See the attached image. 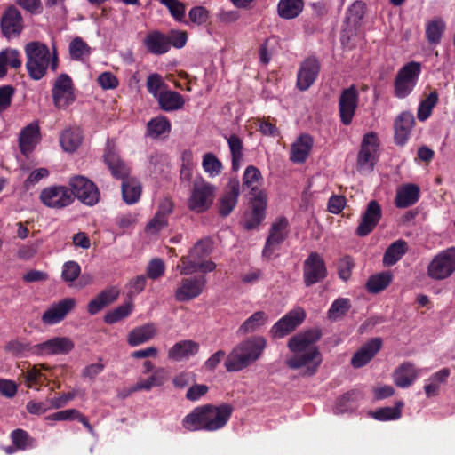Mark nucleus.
I'll use <instances>...</instances> for the list:
<instances>
[{"label": "nucleus", "instance_id": "1", "mask_svg": "<svg viewBox=\"0 0 455 455\" xmlns=\"http://www.w3.org/2000/svg\"><path fill=\"white\" fill-rule=\"evenodd\" d=\"M319 338L315 331H307L292 337L288 343L293 355L286 360L291 369H301L304 375H314L322 363V356L314 345Z\"/></svg>", "mask_w": 455, "mask_h": 455}, {"label": "nucleus", "instance_id": "2", "mask_svg": "<svg viewBox=\"0 0 455 455\" xmlns=\"http://www.w3.org/2000/svg\"><path fill=\"white\" fill-rule=\"evenodd\" d=\"M233 412V407L227 403L219 406L211 404L196 407L182 420V427L190 432L217 431L226 426Z\"/></svg>", "mask_w": 455, "mask_h": 455}, {"label": "nucleus", "instance_id": "3", "mask_svg": "<svg viewBox=\"0 0 455 455\" xmlns=\"http://www.w3.org/2000/svg\"><path fill=\"white\" fill-rule=\"evenodd\" d=\"M267 342L261 336L251 337L236 345L227 356L224 365L228 371H240L261 356Z\"/></svg>", "mask_w": 455, "mask_h": 455}, {"label": "nucleus", "instance_id": "4", "mask_svg": "<svg viewBox=\"0 0 455 455\" xmlns=\"http://www.w3.org/2000/svg\"><path fill=\"white\" fill-rule=\"evenodd\" d=\"M104 161L108 166L112 175L116 179L123 180L122 194L124 200L129 204H135L140 197V184L137 180L128 177L129 168L124 162L121 160L115 146L110 143L107 145Z\"/></svg>", "mask_w": 455, "mask_h": 455}, {"label": "nucleus", "instance_id": "5", "mask_svg": "<svg viewBox=\"0 0 455 455\" xmlns=\"http://www.w3.org/2000/svg\"><path fill=\"white\" fill-rule=\"evenodd\" d=\"M27 56L26 68L29 76L39 80L44 76L50 66L55 71L58 67V58L55 52L51 53L49 48L40 42H31L25 46Z\"/></svg>", "mask_w": 455, "mask_h": 455}, {"label": "nucleus", "instance_id": "6", "mask_svg": "<svg viewBox=\"0 0 455 455\" xmlns=\"http://www.w3.org/2000/svg\"><path fill=\"white\" fill-rule=\"evenodd\" d=\"M216 191V187L203 178L195 180L188 199V209L196 213L206 212L213 204Z\"/></svg>", "mask_w": 455, "mask_h": 455}, {"label": "nucleus", "instance_id": "7", "mask_svg": "<svg viewBox=\"0 0 455 455\" xmlns=\"http://www.w3.org/2000/svg\"><path fill=\"white\" fill-rule=\"evenodd\" d=\"M421 64L411 61L403 66L397 72L394 82V94L398 99L409 96L415 88L419 75Z\"/></svg>", "mask_w": 455, "mask_h": 455}, {"label": "nucleus", "instance_id": "8", "mask_svg": "<svg viewBox=\"0 0 455 455\" xmlns=\"http://www.w3.org/2000/svg\"><path fill=\"white\" fill-rule=\"evenodd\" d=\"M455 271V247H450L435 255L427 266V275L434 280H443Z\"/></svg>", "mask_w": 455, "mask_h": 455}, {"label": "nucleus", "instance_id": "9", "mask_svg": "<svg viewBox=\"0 0 455 455\" xmlns=\"http://www.w3.org/2000/svg\"><path fill=\"white\" fill-rule=\"evenodd\" d=\"M72 196L85 205L93 206L100 200L97 186L84 176H74L68 181Z\"/></svg>", "mask_w": 455, "mask_h": 455}, {"label": "nucleus", "instance_id": "10", "mask_svg": "<svg viewBox=\"0 0 455 455\" xmlns=\"http://www.w3.org/2000/svg\"><path fill=\"white\" fill-rule=\"evenodd\" d=\"M379 140L375 132L366 133L357 156V170L371 172L378 159Z\"/></svg>", "mask_w": 455, "mask_h": 455}, {"label": "nucleus", "instance_id": "11", "mask_svg": "<svg viewBox=\"0 0 455 455\" xmlns=\"http://www.w3.org/2000/svg\"><path fill=\"white\" fill-rule=\"evenodd\" d=\"M52 96L54 106L59 109H65L75 101L74 84L69 76L60 74L54 80Z\"/></svg>", "mask_w": 455, "mask_h": 455}, {"label": "nucleus", "instance_id": "12", "mask_svg": "<svg viewBox=\"0 0 455 455\" xmlns=\"http://www.w3.org/2000/svg\"><path fill=\"white\" fill-rule=\"evenodd\" d=\"M41 202L49 208L62 209L74 202L70 188L53 185L44 188L39 196Z\"/></svg>", "mask_w": 455, "mask_h": 455}, {"label": "nucleus", "instance_id": "13", "mask_svg": "<svg viewBox=\"0 0 455 455\" xmlns=\"http://www.w3.org/2000/svg\"><path fill=\"white\" fill-rule=\"evenodd\" d=\"M204 275L182 278L177 284L174 298L179 302H188L199 297L206 287Z\"/></svg>", "mask_w": 455, "mask_h": 455}, {"label": "nucleus", "instance_id": "14", "mask_svg": "<svg viewBox=\"0 0 455 455\" xmlns=\"http://www.w3.org/2000/svg\"><path fill=\"white\" fill-rule=\"evenodd\" d=\"M327 275L324 260L317 252H311L304 262L303 279L307 286H311Z\"/></svg>", "mask_w": 455, "mask_h": 455}, {"label": "nucleus", "instance_id": "15", "mask_svg": "<svg viewBox=\"0 0 455 455\" xmlns=\"http://www.w3.org/2000/svg\"><path fill=\"white\" fill-rule=\"evenodd\" d=\"M75 347L71 339L54 337L33 347V354L36 355H67Z\"/></svg>", "mask_w": 455, "mask_h": 455}, {"label": "nucleus", "instance_id": "16", "mask_svg": "<svg viewBox=\"0 0 455 455\" xmlns=\"http://www.w3.org/2000/svg\"><path fill=\"white\" fill-rule=\"evenodd\" d=\"M305 317L306 313L301 307L291 310L273 325L272 335L275 338H283L288 335L302 323Z\"/></svg>", "mask_w": 455, "mask_h": 455}, {"label": "nucleus", "instance_id": "17", "mask_svg": "<svg viewBox=\"0 0 455 455\" xmlns=\"http://www.w3.org/2000/svg\"><path fill=\"white\" fill-rule=\"evenodd\" d=\"M288 234V220L284 217H278L272 223L269 235L263 250L265 257H271L278 246L285 240Z\"/></svg>", "mask_w": 455, "mask_h": 455}, {"label": "nucleus", "instance_id": "18", "mask_svg": "<svg viewBox=\"0 0 455 455\" xmlns=\"http://www.w3.org/2000/svg\"><path fill=\"white\" fill-rule=\"evenodd\" d=\"M358 105V92L355 86L352 85L342 91L339 100V110L343 124H351Z\"/></svg>", "mask_w": 455, "mask_h": 455}, {"label": "nucleus", "instance_id": "19", "mask_svg": "<svg viewBox=\"0 0 455 455\" xmlns=\"http://www.w3.org/2000/svg\"><path fill=\"white\" fill-rule=\"evenodd\" d=\"M76 306V300L66 298L58 303L52 304L42 315V322L47 325H53L62 321L67 314Z\"/></svg>", "mask_w": 455, "mask_h": 455}, {"label": "nucleus", "instance_id": "20", "mask_svg": "<svg viewBox=\"0 0 455 455\" xmlns=\"http://www.w3.org/2000/svg\"><path fill=\"white\" fill-rule=\"evenodd\" d=\"M169 379L166 369L158 367L147 378H140L135 385L130 387L129 394L138 391H150L154 387H160Z\"/></svg>", "mask_w": 455, "mask_h": 455}, {"label": "nucleus", "instance_id": "21", "mask_svg": "<svg viewBox=\"0 0 455 455\" xmlns=\"http://www.w3.org/2000/svg\"><path fill=\"white\" fill-rule=\"evenodd\" d=\"M380 217V205L377 203V201H371L362 216L361 222L356 229V234L359 236H365L370 234L379 221Z\"/></svg>", "mask_w": 455, "mask_h": 455}, {"label": "nucleus", "instance_id": "22", "mask_svg": "<svg viewBox=\"0 0 455 455\" xmlns=\"http://www.w3.org/2000/svg\"><path fill=\"white\" fill-rule=\"evenodd\" d=\"M267 207V195L259 190L254 196L252 202V210L245 215L244 228L252 229L258 227L265 218V210Z\"/></svg>", "mask_w": 455, "mask_h": 455}, {"label": "nucleus", "instance_id": "23", "mask_svg": "<svg viewBox=\"0 0 455 455\" xmlns=\"http://www.w3.org/2000/svg\"><path fill=\"white\" fill-rule=\"evenodd\" d=\"M239 195V180L236 179L230 180L219 201V211L221 216L226 217L231 213L237 204Z\"/></svg>", "mask_w": 455, "mask_h": 455}, {"label": "nucleus", "instance_id": "24", "mask_svg": "<svg viewBox=\"0 0 455 455\" xmlns=\"http://www.w3.org/2000/svg\"><path fill=\"white\" fill-rule=\"evenodd\" d=\"M319 63L314 58L307 59L300 66L297 76V85L299 90H307L315 81L319 73Z\"/></svg>", "mask_w": 455, "mask_h": 455}, {"label": "nucleus", "instance_id": "25", "mask_svg": "<svg viewBox=\"0 0 455 455\" xmlns=\"http://www.w3.org/2000/svg\"><path fill=\"white\" fill-rule=\"evenodd\" d=\"M1 27L4 35L8 38L20 35L23 28L20 12L14 7L6 10L2 17Z\"/></svg>", "mask_w": 455, "mask_h": 455}, {"label": "nucleus", "instance_id": "26", "mask_svg": "<svg viewBox=\"0 0 455 455\" xmlns=\"http://www.w3.org/2000/svg\"><path fill=\"white\" fill-rule=\"evenodd\" d=\"M415 119L411 112H402L395 120V140L397 145H403L414 126Z\"/></svg>", "mask_w": 455, "mask_h": 455}, {"label": "nucleus", "instance_id": "27", "mask_svg": "<svg viewBox=\"0 0 455 455\" xmlns=\"http://www.w3.org/2000/svg\"><path fill=\"white\" fill-rule=\"evenodd\" d=\"M382 341L379 338L371 339L364 344L351 359L355 368H361L367 364L381 348Z\"/></svg>", "mask_w": 455, "mask_h": 455}, {"label": "nucleus", "instance_id": "28", "mask_svg": "<svg viewBox=\"0 0 455 455\" xmlns=\"http://www.w3.org/2000/svg\"><path fill=\"white\" fill-rule=\"evenodd\" d=\"M313 147V139L307 134H301L292 143L290 160L293 163H304L309 156Z\"/></svg>", "mask_w": 455, "mask_h": 455}, {"label": "nucleus", "instance_id": "29", "mask_svg": "<svg viewBox=\"0 0 455 455\" xmlns=\"http://www.w3.org/2000/svg\"><path fill=\"white\" fill-rule=\"evenodd\" d=\"M199 351V344L187 339L175 343L168 351V356L174 361H181L194 356Z\"/></svg>", "mask_w": 455, "mask_h": 455}, {"label": "nucleus", "instance_id": "30", "mask_svg": "<svg viewBox=\"0 0 455 455\" xmlns=\"http://www.w3.org/2000/svg\"><path fill=\"white\" fill-rule=\"evenodd\" d=\"M40 140L39 126L32 123L26 126L20 134V148L24 155L30 153Z\"/></svg>", "mask_w": 455, "mask_h": 455}, {"label": "nucleus", "instance_id": "31", "mask_svg": "<svg viewBox=\"0 0 455 455\" xmlns=\"http://www.w3.org/2000/svg\"><path fill=\"white\" fill-rule=\"evenodd\" d=\"M143 43L150 53L156 55L164 54L170 49V40L167 36L158 31L148 33Z\"/></svg>", "mask_w": 455, "mask_h": 455}, {"label": "nucleus", "instance_id": "32", "mask_svg": "<svg viewBox=\"0 0 455 455\" xmlns=\"http://www.w3.org/2000/svg\"><path fill=\"white\" fill-rule=\"evenodd\" d=\"M419 371L411 363L401 364L393 374L395 384L402 388H405L412 385L418 378Z\"/></svg>", "mask_w": 455, "mask_h": 455}, {"label": "nucleus", "instance_id": "33", "mask_svg": "<svg viewBox=\"0 0 455 455\" xmlns=\"http://www.w3.org/2000/svg\"><path fill=\"white\" fill-rule=\"evenodd\" d=\"M156 100L160 108L166 112L179 110L185 104V100L181 94L168 88L159 94Z\"/></svg>", "mask_w": 455, "mask_h": 455}, {"label": "nucleus", "instance_id": "34", "mask_svg": "<svg viewBox=\"0 0 455 455\" xmlns=\"http://www.w3.org/2000/svg\"><path fill=\"white\" fill-rule=\"evenodd\" d=\"M419 197V188L414 184L400 187L396 191L395 205L398 208H406L414 204Z\"/></svg>", "mask_w": 455, "mask_h": 455}, {"label": "nucleus", "instance_id": "35", "mask_svg": "<svg viewBox=\"0 0 455 455\" xmlns=\"http://www.w3.org/2000/svg\"><path fill=\"white\" fill-rule=\"evenodd\" d=\"M83 141L82 132L79 128L64 130L60 136V143L64 151L72 153L76 151Z\"/></svg>", "mask_w": 455, "mask_h": 455}, {"label": "nucleus", "instance_id": "36", "mask_svg": "<svg viewBox=\"0 0 455 455\" xmlns=\"http://www.w3.org/2000/svg\"><path fill=\"white\" fill-rule=\"evenodd\" d=\"M156 334V326L153 323H148L130 331L127 341L131 346L136 347L150 340Z\"/></svg>", "mask_w": 455, "mask_h": 455}, {"label": "nucleus", "instance_id": "37", "mask_svg": "<svg viewBox=\"0 0 455 455\" xmlns=\"http://www.w3.org/2000/svg\"><path fill=\"white\" fill-rule=\"evenodd\" d=\"M446 29V23L441 18H435L426 24V37L430 45L436 46L441 41Z\"/></svg>", "mask_w": 455, "mask_h": 455}, {"label": "nucleus", "instance_id": "38", "mask_svg": "<svg viewBox=\"0 0 455 455\" xmlns=\"http://www.w3.org/2000/svg\"><path fill=\"white\" fill-rule=\"evenodd\" d=\"M118 291L116 288H111L100 292L95 299L88 304V312L91 315H95L102 308L114 302L118 297Z\"/></svg>", "mask_w": 455, "mask_h": 455}, {"label": "nucleus", "instance_id": "39", "mask_svg": "<svg viewBox=\"0 0 455 455\" xmlns=\"http://www.w3.org/2000/svg\"><path fill=\"white\" fill-rule=\"evenodd\" d=\"M22 61L19 51L7 48L0 52V77L6 75L7 68H19Z\"/></svg>", "mask_w": 455, "mask_h": 455}, {"label": "nucleus", "instance_id": "40", "mask_svg": "<svg viewBox=\"0 0 455 455\" xmlns=\"http://www.w3.org/2000/svg\"><path fill=\"white\" fill-rule=\"evenodd\" d=\"M304 7L303 0H280L277 5L278 15L285 20L298 17Z\"/></svg>", "mask_w": 455, "mask_h": 455}, {"label": "nucleus", "instance_id": "41", "mask_svg": "<svg viewBox=\"0 0 455 455\" xmlns=\"http://www.w3.org/2000/svg\"><path fill=\"white\" fill-rule=\"evenodd\" d=\"M407 249L408 245L404 240L399 239L394 242L384 253V265L388 267L395 265L405 254Z\"/></svg>", "mask_w": 455, "mask_h": 455}, {"label": "nucleus", "instance_id": "42", "mask_svg": "<svg viewBox=\"0 0 455 455\" xmlns=\"http://www.w3.org/2000/svg\"><path fill=\"white\" fill-rule=\"evenodd\" d=\"M449 376L450 370L447 368H443L438 371L437 372L432 374L427 380V384L424 387L426 395L427 397L437 395L441 385L446 382Z\"/></svg>", "mask_w": 455, "mask_h": 455}, {"label": "nucleus", "instance_id": "43", "mask_svg": "<svg viewBox=\"0 0 455 455\" xmlns=\"http://www.w3.org/2000/svg\"><path fill=\"white\" fill-rule=\"evenodd\" d=\"M171 132V123L163 116L152 118L147 125V133L151 138L167 136Z\"/></svg>", "mask_w": 455, "mask_h": 455}, {"label": "nucleus", "instance_id": "44", "mask_svg": "<svg viewBox=\"0 0 455 455\" xmlns=\"http://www.w3.org/2000/svg\"><path fill=\"white\" fill-rule=\"evenodd\" d=\"M268 321V315L263 311H257L252 314L239 327L238 333L245 335L253 332L264 326Z\"/></svg>", "mask_w": 455, "mask_h": 455}, {"label": "nucleus", "instance_id": "45", "mask_svg": "<svg viewBox=\"0 0 455 455\" xmlns=\"http://www.w3.org/2000/svg\"><path fill=\"white\" fill-rule=\"evenodd\" d=\"M403 405L402 401H397L394 407L379 408L370 412V415L379 421L395 420L401 418Z\"/></svg>", "mask_w": 455, "mask_h": 455}, {"label": "nucleus", "instance_id": "46", "mask_svg": "<svg viewBox=\"0 0 455 455\" xmlns=\"http://www.w3.org/2000/svg\"><path fill=\"white\" fill-rule=\"evenodd\" d=\"M362 395L357 391H351L340 397L335 406V413H344L355 410Z\"/></svg>", "mask_w": 455, "mask_h": 455}, {"label": "nucleus", "instance_id": "47", "mask_svg": "<svg viewBox=\"0 0 455 455\" xmlns=\"http://www.w3.org/2000/svg\"><path fill=\"white\" fill-rule=\"evenodd\" d=\"M202 168L210 178H215L222 172L223 165L213 153L208 152L202 157Z\"/></svg>", "mask_w": 455, "mask_h": 455}, {"label": "nucleus", "instance_id": "48", "mask_svg": "<svg viewBox=\"0 0 455 455\" xmlns=\"http://www.w3.org/2000/svg\"><path fill=\"white\" fill-rule=\"evenodd\" d=\"M69 55L73 60L84 61L91 54V48L80 37H76L69 44Z\"/></svg>", "mask_w": 455, "mask_h": 455}, {"label": "nucleus", "instance_id": "49", "mask_svg": "<svg viewBox=\"0 0 455 455\" xmlns=\"http://www.w3.org/2000/svg\"><path fill=\"white\" fill-rule=\"evenodd\" d=\"M392 281L389 272H383L371 276L366 283L367 290L371 293H378L387 288Z\"/></svg>", "mask_w": 455, "mask_h": 455}, {"label": "nucleus", "instance_id": "50", "mask_svg": "<svg viewBox=\"0 0 455 455\" xmlns=\"http://www.w3.org/2000/svg\"><path fill=\"white\" fill-rule=\"evenodd\" d=\"M438 101V95L435 92H432L426 99H424L418 108L417 117L419 121H426L432 113L433 108Z\"/></svg>", "mask_w": 455, "mask_h": 455}, {"label": "nucleus", "instance_id": "51", "mask_svg": "<svg viewBox=\"0 0 455 455\" xmlns=\"http://www.w3.org/2000/svg\"><path fill=\"white\" fill-rule=\"evenodd\" d=\"M4 350L15 357H23L28 352L33 354V347L22 339H12L4 346Z\"/></svg>", "mask_w": 455, "mask_h": 455}, {"label": "nucleus", "instance_id": "52", "mask_svg": "<svg viewBox=\"0 0 455 455\" xmlns=\"http://www.w3.org/2000/svg\"><path fill=\"white\" fill-rule=\"evenodd\" d=\"M261 180V172L257 167L253 165L246 167L243 176V184L244 187L251 188L254 195L259 192L256 191V188Z\"/></svg>", "mask_w": 455, "mask_h": 455}, {"label": "nucleus", "instance_id": "53", "mask_svg": "<svg viewBox=\"0 0 455 455\" xmlns=\"http://www.w3.org/2000/svg\"><path fill=\"white\" fill-rule=\"evenodd\" d=\"M147 89L150 94L156 99L159 97V94L168 88L164 83L163 77L156 73L150 74L147 78L146 83Z\"/></svg>", "mask_w": 455, "mask_h": 455}, {"label": "nucleus", "instance_id": "54", "mask_svg": "<svg viewBox=\"0 0 455 455\" xmlns=\"http://www.w3.org/2000/svg\"><path fill=\"white\" fill-rule=\"evenodd\" d=\"M11 438L13 446L18 450H26L28 448L35 446V440L22 429H16L12 432Z\"/></svg>", "mask_w": 455, "mask_h": 455}, {"label": "nucleus", "instance_id": "55", "mask_svg": "<svg viewBox=\"0 0 455 455\" xmlns=\"http://www.w3.org/2000/svg\"><path fill=\"white\" fill-rule=\"evenodd\" d=\"M199 260L191 257L188 253L187 256H182L176 268L180 271V275H188L198 271Z\"/></svg>", "mask_w": 455, "mask_h": 455}, {"label": "nucleus", "instance_id": "56", "mask_svg": "<svg viewBox=\"0 0 455 455\" xmlns=\"http://www.w3.org/2000/svg\"><path fill=\"white\" fill-rule=\"evenodd\" d=\"M350 301L348 299L340 298L336 299L328 311V316L331 320H338L348 311Z\"/></svg>", "mask_w": 455, "mask_h": 455}, {"label": "nucleus", "instance_id": "57", "mask_svg": "<svg viewBox=\"0 0 455 455\" xmlns=\"http://www.w3.org/2000/svg\"><path fill=\"white\" fill-rule=\"evenodd\" d=\"M132 310V304L131 302L125 303L106 314L104 320L107 323H115L128 316Z\"/></svg>", "mask_w": 455, "mask_h": 455}, {"label": "nucleus", "instance_id": "58", "mask_svg": "<svg viewBox=\"0 0 455 455\" xmlns=\"http://www.w3.org/2000/svg\"><path fill=\"white\" fill-rule=\"evenodd\" d=\"M160 3L166 6L172 16L178 21L184 19L186 8L185 5L178 0H160Z\"/></svg>", "mask_w": 455, "mask_h": 455}, {"label": "nucleus", "instance_id": "59", "mask_svg": "<svg viewBox=\"0 0 455 455\" xmlns=\"http://www.w3.org/2000/svg\"><path fill=\"white\" fill-rule=\"evenodd\" d=\"M212 251V243L209 240H201L197 242L194 247L189 251L191 257L197 260H202L204 257L209 255Z\"/></svg>", "mask_w": 455, "mask_h": 455}, {"label": "nucleus", "instance_id": "60", "mask_svg": "<svg viewBox=\"0 0 455 455\" xmlns=\"http://www.w3.org/2000/svg\"><path fill=\"white\" fill-rule=\"evenodd\" d=\"M50 172L48 169L41 167L36 169L30 172L27 180L24 181V188L26 190H29L36 184L41 181L43 179H45L49 176Z\"/></svg>", "mask_w": 455, "mask_h": 455}, {"label": "nucleus", "instance_id": "61", "mask_svg": "<svg viewBox=\"0 0 455 455\" xmlns=\"http://www.w3.org/2000/svg\"><path fill=\"white\" fill-rule=\"evenodd\" d=\"M168 220L157 216H155L148 221L145 228V232L148 236H156L159 232L167 226Z\"/></svg>", "mask_w": 455, "mask_h": 455}, {"label": "nucleus", "instance_id": "62", "mask_svg": "<svg viewBox=\"0 0 455 455\" xmlns=\"http://www.w3.org/2000/svg\"><path fill=\"white\" fill-rule=\"evenodd\" d=\"M81 272L80 266L75 261H68L63 265L61 277L66 282H73Z\"/></svg>", "mask_w": 455, "mask_h": 455}, {"label": "nucleus", "instance_id": "63", "mask_svg": "<svg viewBox=\"0 0 455 455\" xmlns=\"http://www.w3.org/2000/svg\"><path fill=\"white\" fill-rule=\"evenodd\" d=\"M97 82L103 90H113L119 84L117 77L109 71L101 73L98 76Z\"/></svg>", "mask_w": 455, "mask_h": 455}, {"label": "nucleus", "instance_id": "64", "mask_svg": "<svg viewBox=\"0 0 455 455\" xmlns=\"http://www.w3.org/2000/svg\"><path fill=\"white\" fill-rule=\"evenodd\" d=\"M165 271V265L160 259H153L148 265L147 275L151 279L161 277Z\"/></svg>", "mask_w": 455, "mask_h": 455}]
</instances>
